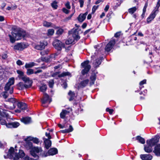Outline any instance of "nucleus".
Here are the masks:
<instances>
[{
	"mask_svg": "<svg viewBox=\"0 0 160 160\" xmlns=\"http://www.w3.org/2000/svg\"><path fill=\"white\" fill-rule=\"evenodd\" d=\"M25 156V154L22 150H19L18 153H15L13 148H11L9 149L8 153L7 156L4 155L5 158H13V160H19V158H22Z\"/></svg>",
	"mask_w": 160,
	"mask_h": 160,
	"instance_id": "f257e3e1",
	"label": "nucleus"
},
{
	"mask_svg": "<svg viewBox=\"0 0 160 160\" xmlns=\"http://www.w3.org/2000/svg\"><path fill=\"white\" fill-rule=\"evenodd\" d=\"M25 35V32L19 31L18 29H14L12 32V34H9L8 36L10 38V42L14 43L16 40H18L21 39Z\"/></svg>",
	"mask_w": 160,
	"mask_h": 160,
	"instance_id": "f03ea898",
	"label": "nucleus"
},
{
	"mask_svg": "<svg viewBox=\"0 0 160 160\" xmlns=\"http://www.w3.org/2000/svg\"><path fill=\"white\" fill-rule=\"evenodd\" d=\"M42 151V149L41 147L33 146V144L31 142V155L38 159L40 157L37 154Z\"/></svg>",
	"mask_w": 160,
	"mask_h": 160,
	"instance_id": "7ed1b4c3",
	"label": "nucleus"
},
{
	"mask_svg": "<svg viewBox=\"0 0 160 160\" xmlns=\"http://www.w3.org/2000/svg\"><path fill=\"white\" fill-rule=\"evenodd\" d=\"M89 61L87 60L84 61L81 63V68H84L81 71L82 75H84L87 74L91 69V66L89 64Z\"/></svg>",
	"mask_w": 160,
	"mask_h": 160,
	"instance_id": "20e7f679",
	"label": "nucleus"
},
{
	"mask_svg": "<svg viewBox=\"0 0 160 160\" xmlns=\"http://www.w3.org/2000/svg\"><path fill=\"white\" fill-rule=\"evenodd\" d=\"M0 115L7 118L6 120H0V123L2 125H5L7 127V125L8 124L9 122L8 119L10 118L9 116V114L7 112L4 110H2V111L0 110Z\"/></svg>",
	"mask_w": 160,
	"mask_h": 160,
	"instance_id": "39448f33",
	"label": "nucleus"
},
{
	"mask_svg": "<svg viewBox=\"0 0 160 160\" xmlns=\"http://www.w3.org/2000/svg\"><path fill=\"white\" fill-rule=\"evenodd\" d=\"M52 45L58 51H61L62 48H65V45L64 43H62L61 41L58 39H55L53 41Z\"/></svg>",
	"mask_w": 160,
	"mask_h": 160,
	"instance_id": "423d86ee",
	"label": "nucleus"
},
{
	"mask_svg": "<svg viewBox=\"0 0 160 160\" xmlns=\"http://www.w3.org/2000/svg\"><path fill=\"white\" fill-rule=\"evenodd\" d=\"M160 137L159 135H156L154 138H152L149 140L147 141V144H149L150 145L153 146L156 145L159 142Z\"/></svg>",
	"mask_w": 160,
	"mask_h": 160,
	"instance_id": "0eeeda50",
	"label": "nucleus"
},
{
	"mask_svg": "<svg viewBox=\"0 0 160 160\" xmlns=\"http://www.w3.org/2000/svg\"><path fill=\"white\" fill-rule=\"evenodd\" d=\"M116 43L114 39L110 40L106 45L105 48V50L107 52H110L112 48Z\"/></svg>",
	"mask_w": 160,
	"mask_h": 160,
	"instance_id": "6e6552de",
	"label": "nucleus"
},
{
	"mask_svg": "<svg viewBox=\"0 0 160 160\" xmlns=\"http://www.w3.org/2000/svg\"><path fill=\"white\" fill-rule=\"evenodd\" d=\"M48 45L47 42L45 41H40L39 45H35L34 48L38 50H42L45 48V46Z\"/></svg>",
	"mask_w": 160,
	"mask_h": 160,
	"instance_id": "1a4fd4ad",
	"label": "nucleus"
},
{
	"mask_svg": "<svg viewBox=\"0 0 160 160\" xmlns=\"http://www.w3.org/2000/svg\"><path fill=\"white\" fill-rule=\"evenodd\" d=\"M157 11L156 10H155V9H154L152 11L151 13L147 19V23H149L155 18L156 15V12Z\"/></svg>",
	"mask_w": 160,
	"mask_h": 160,
	"instance_id": "9d476101",
	"label": "nucleus"
},
{
	"mask_svg": "<svg viewBox=\"0 0 160 160\" xmlns=\"http://www.w3.org/2000/svg\"><path fill=\"white\" fill-rule=\"evenodd\" d=\"M44 141V147L47 149H48L52 145V141L50 139H46L44 137L42 138Z\"/></svg>",
	"mask_w": 160,
	"mask_h": 160,
	"instance_id": "9b49d317",
	"label": "nucleus"
},
{
	"mask_svg": "<svg viewBox=\"0 0 160 160\" xmlns=\"http://www.w3.org/2000/svg\"><path fill=\"white\" fill-rule=\"evenodd\" d=\"M8 102H12L13 104L12 106H9V105L5 106V107L10 109H13L15 108V103L16 102V100L14 98H11L8 99Z\"/></svg>",
	"mask_w": 160,
	"mask_h": 160,
	"instance_id": "f8f14e48",
	"label": "nucleus"
},
{
	"mask_svg": "<svg viewBox=\"0 0 160 160\" xmlns=\"http://www.w3.org/2000/svg\"><path fill=\"white\" fill-rule=\"evenodd\" d=\"M47 68L46 66H42L41 67H37L35 68V70L32 69H31V74H37L42 72V70L39 68H42L44 69Z\"/></svg>",
	"mask_w": 160,
	"mask_h": 160,
	"instance_id": "ddd939ff",
	"label": "nucleus"
},
{
	"mask_svg": "<svg viewBox=\"0 0 160 160\" xmlns=\"http://www.w3.org/2000/svg\"><path fill=\"white\" fill-rule=\"evenodd\" d=\"M41 100L42 104H45L48 102L50 103L52 101L51 99L50 98L49 96L46 93H44V97Z\"/></svg>",
	"mask_w": 160,
	"mask_h": 160,
	"instance_id": "4468645a",
	"label": "nucleus"
},
{
	"mask_svg": "<svg viewBox=\"0 0 160 160\" xmlns=\"http://www.w3.org/2000/svg\"><path fill=\"white\" fill-rule=\"evenodd\" d=\"M24 145L28 149H30V137L28 136L24 139Z\"/></svg>",
	"mask_w": 160,
	"mask_h": 160,
	"instance_id": "2eb2a0df",
	"label": "nucleus"
},
{
	"mask_svg": "<svg viewBox=\"0 0 160 160\" xmlns=\"http://www.w3.org/2000/svg\"><path fill=\"white\" fill-rule=\"evenodd\" d=\"M26 48L25 45L24 43H18L14 47V49L17 50H21Z\"/></svg>",
	"mask_w": 160,
	"mask_h": 160,
	"instance_id": "dca6fc26",
	"label": "nucleus"
},
{
	"mask_svg": "<svg viewBox=\"0 0 160 160\" xmlns=\"http://www.w3.org/2000/svg\"><path fill=\"white\" fill-rule=\"evenodd\" d=\"M17 85L18 89L19 90H22L24 88H28L30 87V84H24L22 82H20Z\"/></svg>",
	"mask_w": 160,
	"mask_h": 160,
	"instance_id": "f3484780",
	"label": "nucleus"
},
{
	"mask_svg": "<svg viewBox=\"0 0 160 160\" xmlns=\"http://www.w3.org/2000/svg\"><path fill=\"white\" fill-rule=\"evenodd\" d=\"M153 152L158 157H160V144L157 145L154 147Z\"/></svg>",
	"mask_w": 160,
	"mask_h": 160,
	"instance_id": "a211bd4d",
	"label": "nucleus"
},
{
	"mask_svg": "<svg viewBox=\"0 0 160 160\" xmlns=\"http://www.w3.org/2000/svg\"><path fill=\"white\" fill-rule=\"evenodd\" d=\"M58 153V150L55 148H51L48 150V154L49 156H53Z\"/></svg>",
	"mask_w": 160,
	"mask_h": 160,
	"instance_id": "6ab92c4d",
	"label": "nucleus"
},
{
	"mask_svg": "<svg viewBox=\"0 0 160 160\" xmlns=\"http://www.w3.org/2000/svg\"><path fill=\"white\" fill-rule=\"evenodd\" d=\"M140 157L142 160H151L152 156L149 154H141Z\"/></svg>",
	"mask_w": 160,
	"mask_h": 160,
	"instance_id": "aec40b11",
	"label": "nucleus"
},
{
	"mask_svg": "<svg viewBox=\"0 0 160 160\" xmlns=\"http://www.w3.org/2000/svg\"><path fill=\"white\" fill-rule=\"evenodd\" d=\"M89 82V80L88 79H86L82 81L80 83L78 87L81 88H83L85 87L87 85Z\"/></svg>",
	"mask_w": 160,
	"mask_h": 160,
	"instance_id": "412c9836",
	"label": "nucleus"
},
{
	"mask_svg": "<svg viewBox=\"0 0 160 160\" xmlns=\"http://www.w3.org/2000/svg\"><path fill=\"white\" fill-rule=\"evenodd\" d=\"M20 125V124L18 122H8L7 125L8 128H17Z\"/></svg>",
	"mask_w": 160,
	"mask_h": 160,
	"instance_id": "4be33fe9",
	"label": "nucleus"
},
{
	"mask_svg": "<svg viewBox=\"0 0 160 160\" xmlns=\"http://www.w3.org/2000/svg\"><path fill=\"white\" fill-rule=\"evenodd\" d=\"M31 143L33 144V143L38 145L40 142V141L39 139L37 137H34L31 136Z\"/></svg>",
	"mask_w": 160,
	"mask_h": 160,
	"instance_id": "5701e85b",
	"label": "nucleus"
},
{
	"mask_svg": "<svg viewBox=\"0 0 160 160\" xmlns=\"http://www.w3.org/2000/svg\"><path fill=\"white\" fill-rule=\"evenodd\" d=\"M70 113V111H68L66 109H63L60 113V117L62 119L65 118L66 115Z\"/></svg>",
	"mask_w": 160,
	"mask_h": 160,
	"instance_id": "b1692460",
	"label": "nucleus"
},
{
	"mask_svg": "<svg viewBox=\"0 0 160 160\" xmlns=\"http://www.w3.org/2000/svg\"><path fill=\"white\" fill-rule=\"evenodd\" d=\"M67 76H68L71 77L72 76L71 73L69 72H63L61 73L58 74V77L59 78H61Z\"/></svg>",
	"mask_w": 160,
	"mask_h": 160,
	"instance_id": "393cba45",
	"label": "nucleus"
},
{
	"mask_svg": "<svg viewBox=\"0 0 160 160\" xmlns=\"http://www.w3.org/2000/svg\"><path fill=\"white\" fill-rule=\"evenodd\" d=\"M17 106L19 108L22 110H25L27 108V106L26 104L21 102H18L17 103Z\"/></svg>",
	"mask_w": 160,
	"mask_h": 160,
	"instance_id": "a878e982",
	"label": "nucleus"
},
{
	"mask_svg": "<svg viewBox=\"0 0 160 160\" xmlns=\"http://www.w3.org/2000/svg\"><path fill=\"white\" fill-rule=\"evenodd\" d=\"M148 146L145 145L144 147V150L147 153H150L152 151V147L151 145L148 144Z\"/></svg>",
	"mask_w": 160,
	"mask_h": 160,
	"instance_id": "bb28decb",
	"label": "nucleus"
},
{
	"mask_svg": "<svg viewBox=\"0 0 160 160\" xmlns=\"http://www.w3.org/2000/svg\"><path fill=\"white\" fill-rule=\"evenodd\" d=\"M97 75L95 73H92L90 78L91 80L90 84L91 85L94 84L95 82L96 79Z\"/></svg>",
	"mask_w": 160,
	"mask_h": 160,
	"instance_id": "cd10ccee",
	"label": "nucleus"
},
{
	"mask_svg": "<svg viewBox=\"0 0 160 160\" xmlns=\"http://www.w3.org/2000/svg\"><path fill=\"white\" fill-rule=\"evenodd\" d=\"M68 95L70 97L69 99L70 101H73L75 97V93L74 92H72L71 90H70L68 93Z\"/></svg>",
	"mask_w": 160,
	"mask_h": 160,
	"instance_id": "c85d7f7f",
	"label": "nucleus"
},
{
	"mask_svg": "<svg viewBox=\"0 0 160 160\" xmlns=\"http://www.w3.org/2000/svg\"><path fill=\"white\" fill-rule=\"evenodd\" d=\"M11 85L8 84L7 85V83L5 85L4 89L5 91H8L9 90V93L11 94H12L13 92V88L12 87L10 88Z\"/></svg>",
	"mask_w": 160,
	"mask_h": 160,
	"instance_id": "c756f323",
	"label": "nucleus"
},
{
	"mask_svg": "<svg viewBox=\"0 0 160 160\" xmlns=\"http://www.w3.org/2000/svg\"><path fill=\"white\" fill-rule=\"evenodd\" d=\"M21 121L26 124H28L30 122V118L29 117H25L21 119Z\"/></svg>",
	"mask_w": 160,
	"mask_h": 160,
	"instance_id": "7c9ffc66",
	"label": "nucleus"
},
{
	"mask_svg": "<svg viewBox=\"0 0 160 160\" xmlns=\"http://www.w3.org/2000/svg\"><path fill=\"white\" fill-rule=\"evenodd\" d=\"M47 88L46 84L44 83L41 84V86H40V90L42 92L45 93Z\"/></svg>",
	"mask_w": 160,
	"mask_h": 160,
	"instance_id": "2f4dec72",
	"label": "nucleus"
},
{
	"mask_svg": "<svg viewBox=\"0 0 160 160\" xmlns=\"http://www.w3.org/2000/svg\"><path fill=\"white\" fill-rule=\"evenodd\" d=\"M86 18V17L81 13L80 14L77 18L78 21L80 22H82L85 20Z\"/></svg>",
	"mask_w": 160,
	"mask_h": 160,
	"instance_id": "473e14b6",
	"label": "nucleus"
},
{
	"mask_svg": "<svg viewBox=\"0 0 160 160\" xmlns=\"http://www.w3.org/2000/svg\"><path fill=\"white\" fill-rule=\"evenodd\" d=\"M148 6V2H145L144 6L142 9V12L141 15L142 19L143 18L145 17V13L146 11V8Z\"/></svg>",
	"mask_w": 160,
	"mask_h": 160,
	"instance_id": "72a5a7b5",
	"label": "nucleus"
},
{
	"mask_svg": "<svg viewBox=\"0 0 160 160\" xmlns=\"http://www.w3.org/2000/svg\"><path fill=\"white\" fill-rule=\"evenodd\" d=\"M21 79L25 83L24 84L30 85V81L29 78L28 77H27L26 76L24 75L23 77H22Z\"/></svg>",
	"mask_w": 160,
	"mask_h": 160,
	"instance_id": "f704fd0d",
	"label": "nucleus"
},
{
	"mask_svg": "<svg viewBox=\"0 0 160 160\" xmlns=\"http://www.w3.org/2000/svg\"><path fill=\"white\" fill-rule=\"evenodd\" d=\"M136 139L139 142L144 144L145 143V140L144 138H142L140 136H138L136 137Z\"/></svg>",
	"mask_w": 160,
	"mask_h": 160,
	"instance_id": "c9c22d12",
	"label": "nucleus"
},
{
	"mask_svg": "<svg viewBox=\"0 0 160 160\" xmlns=\"http://www.w3.org/2000/svg\"><path fill=\"white\" fill-rule=\"evenodd\" d=\"M54 28L55 29L59 28L56 32V34L58 35H60L62 34L64 32L63 29L61 28H59V27L55 26Z\"/></svg>",
	"mask_w": 160,
	"mask_h": 160,
	"instance_id": "e433bc0d",
	"label": "nucleus"
},
{
	"mask_svg": "<svg viewBox=\"0 0 160 160\" xmlns=\"http://www.w3.org/2000/svg\"><path fill=\"white\" fill-rule=\"evenodd\" d=\"M51 6L52 8L54 9H57L58 6V2L56 1H54L51 3Z\"/></svg>",
	"mask_w": 160,
	"mask_h": 160,
	"instance_id": "4c0bfd02",
	"label": "nucleus"
},
{
	"mask_svg": "<svg viewBox=\"0 0 160 160\" xmlns=\"http://www.w3.org/2000/svg\"><path fill=\"white\" fill-rule=\"evenodd\" d=\"M137 9V8L136 7H134L129 8L128 9V11L129 13L132 14H133L136 11Z\"/></svg>",
	"mask_w": 160,
	"mask_h": 160,
	"instance_id": "58836bf2",
	"label": "nucleus"
},
{
	"mask_svg": "<svg viewBox=\"0 0 160 160\" xmlns=\"http://www.w3.org/2000/svg\"><path fill=\"white\" fill-rule=\"evenodd\" d=\"M78 29H74L73 28L71 30L69 31L68 32L69 35L72 34L73 36V35H74L75 33H77V34H78V31H77Z\"/></svg>",
	"mask_w": 160,
	"mask_h": 160,
	"instance_id": "ea45409f",
	"label": "nucleus"
},
{
	"mask_svg": "<svg viewBox=\"0 0 160 160\" xmlns=\"http://www.w3.org/2000/svg\"><path fill=\"white\" fill-rule=\"evenodd\" d=\"M25 67V68L27 69V74L28 75H30V63H26Z\"/></svg>",
	"mask_w": 160,
	"mask_h": 160,
	"instance_id": "a19ab883",
	"label": "nucleus"
},
{
	"mask_svg": "<svg viewBox=\"0 0 160 160\" xmlns=\"http://www.w3.org/2000/svg\"><path fill=\"white\" fill-rule=\"evenodd\" d=\"M15 79L14 78H10L8 80V82L7 83V85L8 84L12 85L14 84Z\"/></svg>",
	"mask_w": 160,
	"mask_h": 160,
	"instance_id": "79ce46f5",
	"label": "nucleus"
},
{
	"mask_svg": "<svg viewBox=\"0 0 160 160\" xmlns=\"http://www.w3.org/2000/svg\"><path fill=\"white\" fill-rule=\"evenodd\" d=\"M147 80L146 79H143L142 81H141L139 83L140 85V89L141 90L142 88L144 87V86L143 85L144 84H146V83Z\"/></svg>",
	"mask_w": 160,
	"mask_h": 160,
	"instance_id": "37998d69",
	"label": "nucleus"
},
{
	"mask_svg": "<svg viewBox=\"0 0 160 160\" xmlns=\"http://www.w3.org/2000/svg\"><path fill=\"white\" fill-rule=\"evenodd\" d=\"M122 2V0H117L116 2V5L114 6V9H116L118 7L121 5Z\"/></svg>",
	"mask_w": 160,
	"mask_h": 160,
	"instance_id": "c03bdc74",
	"label": "nucleus"
},
{
	"mask_svg": "<svg viewBox=\"0 0 160 160\" xmlns=\"http://www.w3.org/2000/svg\"><path fill=\"white\" fill-rule=\"evenodd\" d=\"M73 37L75 40L76 41H78L80 39V36L78 34H77V33H75L74 35H73Z\"/></svg>",
	"mask_w": 160,
	"mask_h": 160,
	"instance_id": "a18cd8bd",
	"label": "nucleus"
},
{
	"mask_svg": "<svg viewBox=\"0 0 160 160\" xmlns=\"http://www.w3.org/2000/svg\"><path fill=\"white\" fill-rule=\"evenodd\" d=\"M17 73L19 74L18 77L21 79L22 77H23L24 75L23 74V72L19 70H18L17 71Z\"/></svg>",
	"mask_w": 160,
	"mask_h": 160,
	"instance_id": "49530a36",
	"label": "nucleus"
},
{
	"mask_svg": "<svg viewBox=\"0 0 160 160\" xmlns=\"http://www.w3.org/2000/svg\"><path fill=\"white\" fill-rule=\"evenodd\" d=\"M52 23L45 21L43 23V26L47 27H50L52 24Z\"/></svg>",
	"mask_w": 160,
	"mask_h": 160,
	"instance_id": "de8ad7c7",
	"label": "nucleus"
},
{
	"mask_svg": "<svg viewBox=\"0 0 160 160\" xmlns=\"http://www.w3.org/2000/svg\"><path fill=\"white\" fill-rule=\"evenodd\" d=\"M54 30L53 29H49L48 30V35H52L53 34Z\"/></svg>",
	"mask_w": 160,
	"mask_h": 160,
	"instance_id": "09e8293b",
	"label": "nucleus"
},
{
	"mask_svg": "<svg viewBox=\"0 0 160 160\" xmlns=\"http://www.w3.org/2000/svg\"><path fill=\"white\" fill-rule=\"evenodd\" d=\"M54 81L53 79H52L51 81H49L48 82V85L51 88H53L54 85Z\"/></svg>",
	"mask_w": 160,
	"mask_h": 160,
	"instance_id": "8fccbe9b",
	"label": "nucleus"
},
{
	"mask_svg": "<svg viewBox=\"0 0 160 160\" xmlns=\"http://www.w3.org/2000/svg\"><path fill=\"white\" fill-rule=\"evenodd\" d=\"M41 60L42 61H44L45 62H48L50 61V58L48 57H41Z\"/></svg>",
	"mask_w": 160,
	"mask_h": 160,
	"instance_id": "3c124183",
	"label": "nucleus"
},
{
	"mask_svg": "<svg viewBox=\"0 0 160 160\" xmlns=\"http://www.w3.org/2000/svg\"><path fill=\"white\" fill-rule=\"evenodd\" d=\"M99 5L96 6L94 5L93 6L92 9V14H94L96 10L98 8Z\"/></svg>",
	"mask_w": 160,
	"mask_h": 160,
	"instance_id": "603ef678",
	"label": "nucleus"
},
{
	"mask_svg": "<svg viewBox=\"0 0 160 160\" xmlns=\"http://www.w3.org/2000/svg\"><path fill=\"white\" fill-rule=\"evenodd\" d=\"M65 44L67 45H69L72 44L73 42L72 40L71 39L68 38L65 41Z\"/></svg>",
	"mask_w": 160,
	"mask_h": 160,
	"instance_id": "864d4df0",
	"label": "nucleus"
},
{
	"mask_svg": "<svg viewBox=\"0 0 160 160\" xmlns=\"http://www.w3.org/2000/svg\"><path fill=\"white\" fill-rule=\"evenodd\" d=\"M102 48H99L97 51L96 50L97 52H95V53L96 55H101L102 54Z\"/></svg>",
	"mask_w": 160,
	"mask_h": 160,
	"instance_id": "5fc2aeb1",
	"label": "nucleus"
},
{
	"mask_svg": "<svg viewBox=\"0 0 160 160\" xmlns=\"http://www.w3.org/2000/svg\"><path fill=\"white\" fill-rule=\"evenodd\" d=\"M160 6V0H158L157 2V4L155 8V10L158 11V9Z\"/></svg>",
	"mask_w": 160,
	"mask_h": 160,
	"instance_id": "6e6d98bb",
	"label": "nucleus"
},
{
	"mask_svg": "<svg viewBox=\"0 0 160 160\" xmlns=\"http://www.w3.org/2000/svg\"><path fill=\"white\" fill-rule=\"evenodd\" d=\"M106 112H109V114L110 115L112 114L113 112H114V110L113 109H110L108 108H106Z\"/></svg>",
	"mask_w": 160,
	"mask_h": 160,
	"instance_id": "4d7b16f0",
	"label": "nucleus"
},
{
	"mask_svg": "<svg viewBox=\"0 0 160 160\" xmlns=\"http://www.w3.org/2000/svg\"><path fill=\"white\" fill-rule=\"evenodd\" d=\"M153 47V50L155 51L156 53L159 54V51L160 50V46L158 48L157 47L156 45L154 46Z\"/></svg>",
	"mask_w": 160,
	"mask_h": 160,
	"instance_id": "13d9d810",
	"label": "nucleus"
},
{
	"mask_svg": "<svg viewBox=\"0 0 160 160\" xmlns=\"http://www.w3.org/2000/svg\"><path fill=\"white\" fill-rule=\"evenodd\" d=\"M129 39L130 41H132L134 40H136L137 39V38L136 36H133V35H131L129 37Z\"/></svg>",
	"mask_w": 160,
	"mask_h": 160,
	"instance_id": "bf43d9fd",
	"label": "nucleus"
},
{
	"mask_svg": "<svg viewBox=\"0 0 160 160\" xmlns=\"http://www.w3.org/2000/svg\"><path fill=\"white\" fill-rule=\"evenodd\" d=\"M7 91H5L2 94L3 97L5 99L8 96V94Z\"/></svg>",
	"mask_w": 160,
	"mask_h": 160,
	"instance_id": "052dcab7",
	"label": "nucleus"
},
{
	"mask_svg": "<svg viewBox=\"0 0 160 160\" xmlns=\"http://www.w3.org/2000/svg\"><path fill=\"white\" fill-rule=\"evenodd\" d=\"M45 134L46 136L48 137V138H46V139H50L52 138V137L49 132L48 133L47 132H46Z\"/></svg>",
	"mask_w": 160,
	"mask_h": 160,
	"instance_id": "680f3d73",
	"label": "nucleus"
},
{
	"mask_svg": "<svg viewBox=\"0 0 160 160\" xmlns=\"http://www.w3.org/2000/svg\"><path fill=\"white\" fill-rule=\"evenodd\" d=\"M62 12L66 14H68L69 12V11L65 8H62Z\"/></svg>",
	"mask_w": 160,
	"mask_h": 160,
	"instance_id": "e2e57ef3",
	"label": "nucleus"
},
{
	"mask_svg": "<svg viewBox=\"0 0 160 160\" xmlns=\"http://www.w3.org/2000/svg\"><path fill=\"white\" fill-rule=\"evenodd\" d=\"M16 63L18 65L21 66L23 65L24 63L22 62L21 60H18L16 62Z\"/></svg>",
	"mask_w": 160,
	"mask_h": 160,
	"instance_id": "0e129e2a",
	"label": "nucleus"
},
{
	"mask_svg": "<svg viewBox=\"0 0 160 160\" xmlns=\"http://www.w3.org/2000/svg\"><path fill=\"white\" fill-rule=\"evenodd\" d=\"M65 6L67 8L70 9L71 8V6L70 4V2L68 1L65 4Z\"/></svg>",
	"mask_w": 160,
	"mask_h": 160,
	"instance_id": "69168bd1",
	"label": "nucleus"
},
{
	"mask_svg": "<svg viewBox=\"0 0 160 160\" xmlns=\"http://www.w3.org/2000/svg\"><path fill=\"white\" fill-rule=\"evenodd\" d=\"M68 130V132H72L73 130V128L72 127V126L71 125H70L69 126V129H67Z\"/></svg>",
	"mask_w": 160,
	"mask_h": 160,
	"instance_id": "338daca9",
	"label": "nucleus"
},
{
	"mask_svg": "<svg viewBox=\"0 0 160 160\" xmlns=\"http://www.w3.org/2000/svg\"><path fill=\"white\" fill-rule=\"evenodd\" d=\"M59 132L64 134L68 133H69L67 129H65V130H61Z\"/></svg>",
	"mask_w": 160,
	"mask_h": 160,
	"instance_id": "774afa93",
	"label": "nucleus"
}]
</instances>
